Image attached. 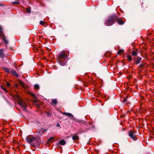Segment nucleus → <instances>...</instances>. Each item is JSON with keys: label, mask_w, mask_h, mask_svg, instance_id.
I'll use <instances>...</instances> for the list:
<instances>
[{"label": "nucleus", "mask_w": 154, "mask_h": 154, "mask_svg": "<svg viewBox=\"0 0 154 154\" xmlns=\"http://www.w3.org/2000/svg\"><path fill=\"white\" fill-rule=\"evenodd\" d=\"M67 55L66 51H63L60 52V54L57 58V60L60 62L61 65L63 66L66 64L67 58Z\"/></svg>", "instance_id": "obj_1"}, {"label": "nucleus", "mask_w": 154, "mask_h": 154, "mask_svg": "<svg viewBox=\"0 0 154 154\" xmlns=\"http://www.w3.org/2000/svg\"><path fill=\"white\" fill-rule=\"evenodd\" d=\"M117 17L115 15H112L109 17L108 19L105 22V23L107 26H110L114 24L116 21Z\"/></svg>", "instance_id": "obj_2"}, {"label": "nucleus", "mask_w": 154, "mask_h": 154, "mask_svg": "<svg viewBox=\"0 0 154 154\" xmlns=\"http://www.w3.org/2000/svg\"><path fill=\"white\" fill-rule=\"evenodd\" d=\"M26 140V141L30 144L31 145L33 146V144H32L34 143H37L38 144H39V143H38V141L36 140V138L35 137H33L32 135H29L27 136ZM36 145H37V144H36Z\"/></svg>", "instance_id": "obj_3"}, {"label": "nucleus", "mask_w": 154, "mask_h": 154, "mask_svg": "<svg viewBox=\"0 0 154 154\" xmlns=\"http://www.w3.org/2000/svg\"><path fill=\"white\" fill-rule=\"evenodd\" d=\"M18 103L22 107L24 110H26V105L23 100L20 99L18 101Z\"/></svg>", "instance_id": "obj_4"}, {"label": "nucleus", "mask_w": 154, "mask_h": 154, "mask_svg": "<svg viewBox=\"0 0 154 154\" xmlns=\"http://www.w3.org/2000/svg\"><path fill=\"white\" fill-rule=\"evenodd\" d=\"M134 133H135L134 131H130L129 132L128 135L131 138L134 140H136L137 139V138L136 137V136L134 134Z\"/></svg>", "instance_id": "obj_5"}, {"label": "nucleus", "mask_w": 154, "mask_h": 154, "mask_svg": "<svg viewBox=\"0 0 154 154\" xmlns=\"http://www.w3.org/2000/svg\"><path fill=\"white\" fill-rule=\"evenodd\" d=\"M2 28L0 29V33H1V34H0V37L1 36V35H2V36L3 40H4L5 43V44H8V41L6 39L4 35L3 34L2 32Z\"/></svg>", "instance_id": "obj_6"}, {"label": "nucleus", "mask_w": 154, "mask_h": 154, "mask_svg": "<svg viewBox=\"0 0 154 154\" xmlns=\"http://www.w3.org/2000/svg\"><path fill=\"white\" fill-rule=\"evenodd\" d=\"M116 21L119 25H122L124 23V22H123V21L121 19L119 18L118 17Z\"/></svg>", "instance_id": "obj_7"}, {"label": "nucleus", "mask_w": 154, "mask_h": 154, "mask_svg": "<svg viewBox=\"0 0 154 154\" xmlns=\"http://www.w3.org/2000/svg\"><path fill=\"white\" fill-rule=\"evenodd\" d=\"M11 72L15 76L17 77H18L19 76L17 74L16 71L13 69H11Z\"/></svg>", "instance_id": "obj_8"}, {"label": "nucleus", "mask_w": 154, "mask_h": 154, "mask_svg": "<svg viewBox=\"0 0 154 154\" xmlns=\"http://www.w3.org/2000/svg\"><path fill=\"white\" fill-rule=\"evenodd\" d=\"M68 117L72 120H75L73 116L71 113H68Z\"/></svg>", "instance_id": "obj_9"}, {"label": "nucleus", "mask_w": 154, "mask_h": 154, "mask_svg": "<svg viewBox=\"0 0 154 154\" xmlns=\"http://www.w3.org/2000/svg\"><path fill=\"white\" fill-rule=\"evenodd\" d=\"M57 103V99H54L52 100V104L53 105H56Z\"/></svg>", "instance_id": "obj_10"}, {"label": "nucleus", "mask_w": 154, "mask_h": 154, "mask_svg": "<svg viewBox=\"0 0 154 154\" xmlns=\"http://www.w3.org/2000/svg\"><path fill=\"white\" fill-rule=\"evenodd\" d=\"M3 49H1L0 50V56L1 57H3L4 56V54H3Z\"/></svg>", "instance_id": "obj_11"}, {"label": "nucleus", "mask_w": 154, "mask_h": 154, "mask_svg": "<svg viewBox=\"0 0 154 154\" xmlns=\"http://www.w3.org/2000/svg\"><path fill=\"white\" fill-rule=\"evenodd\" d=\"M59 143L62 145H64L66 144V142L65 141L63 140H61L59 142Z\"/></svg>", "instance_id": "obj_12"}, {"label": "nucleus", "mask_w": 154, "mask_h": 154, "mask_svg": "<svg viewBox=\"0 0 154 154\" xmlns=\"http://www.w3.org/2000/svg\"><path fill=\"white\" fill-rule=\"evenodd\" d=\"M141 60V57H138L137 58V60L136 62V64H137L140 63Z\"/></svg>", "instance_id": "obj_13"}, {"label": "nucleus", "mask_w": 154, "mask_h": 154, "mask_svg": "<svg viewBox=\"0 0 154 154\" xmlns=\"http://www.w3.org/2000/svg\"><path fill=\"white\" fill-rule=\"evenodd\" d=\"M72 138L73 140H77L79 139V137L78 136L75 135L72 137Z\"/></svg>", "instance_id": "obj_14"}, {"label": "nucleus", "mask_w": 154, "mask_h": 154, "mask_svg": "<svg viewBox=\"0 0 154 154\" xmlns=\"http://www.w3.org/2000/svg\"><path fill=\"white\" fill-rule=\"evenodd\" d=\"M4 70L7 72L10 73L11 71L8 68H4Z\"/></svg>", "instance_id": "obj_15"}, {"label": "nucleus", "mask_w": 154, "mask_h": 154, "mask_svg": "<svg viewBox=\"0 0 154 154\" xmlns=\"http://www.w3.org/2000/svg\"><path fill=\"white\" fill-rule=\"evenodd\" d=\"M127 58H128V60L129 61H131L132 60V57L131 56V55H128L127 56Z\"/></svg>", "instance_id": "obj_16"}, {"label": "nucleus", "mask_w": 154, "mask_h": 154, "mask_svg": "<svg viewBox=\"0 0 154 154\" xmlns=\"http://www.w3.org/2000/svg\"><path fill=\"white\" fill-rule=\"evenodd\" d=\"M34 88L35 89H39V86L38 85L35 84L34 85Z\"/></svg>", "instance_id": "obj_17"}, {"label": "nucleus", "mask_w": 154, "mask_h": 154, "mask_svg": "<svg viewBox=\"0 0 154 154\" xmlns=\"http://www.w3.org/2000/svg\"><path fill=\"white\" fill-rule=\"evenodd\" d=\"M132 54L133 56H136L137 55V53L135 51H133L132 53Z\"/></svg>", "instance_id": "obj_18"}, {"label": "nucleus", "mask_w": 154, "mask_h": 154, "mask_svg": "<svg viewBox=\"0 0 154 154\" xmlns=\"http://www.w3.org/2000/svg\"><path fill=\"white\" fill-rule=\"evenodd\" d=\"M123 52V50H119L118 52V54H120Z\"/></svg>", "instance_id": "obj_19"}, {"label": "nucleus", "mask_w": 154, "mask_h": 154, "mask_svg": "<svg viewBox=\"0 0 154 154\" xmlns=\"http://www.w3.org/2000/svg\"><path fill=\"white\" fill-rule=\"evenodd\" d=\"M39 23L42 26H44V25L45 24V22L42 20L40 21L39 22Z\"/></svg>", "instance_id": "obj_20"}, {"label": "nucleus", "mask_w": 154, "mask_h": 154, "mask_svg": "<svg viewBox=\"0 0 154 154\" xmlns=\"http://www.w3.org/2000/svg\"><path fill=\"white\" fill-rule=\"evenodd\" d=\"M43 134L44 132L42 131V130H41L40 131H39L38 132V134L40 135H42Z\"/></svg>", "instance_id": "obj_21"}, {"label": "nucleus", "mask_w": 154, "mask_h": 154, "mask_svg": "<svg viewBox=\"0 0 154 154\" xmlns=\"http://www.w3.org/2000/svg\"><path fill=\"white\" fill-rule=\"evenodd\" d=\"M54 139V137H51L50 138H49V139H48V141H49L50 142H53V141L52 140H53Z\"/></svg>", "instance_id": "obj_22"}, {"label": "nucleus", "mask_w": 154, "mask_h": 154, "mask_svg": "<svg viewBox=\"0 0 154 154\" xmlns=\"http://www.w3.org/2000/svg\"><path fill=\"white\" fill-rule=\"evenodd\" d=\"M20 83L21 86H22L23 87L24 86V84L23 83L22 81H20Z\"/></svg>", "instance_id": "obj_23"}, {"label": "nucleus", "mask_w": 154, "mask_h": 154, "mask_svg": "<svg viewBox=\"0 0 154 154\" xmlns=\"http://www.w3.org/2000/svg\"><path fill=\"white\" fill-rule=\"evenodd\" d=\"M1 88L3 89V90L6 91V92H7V90H6V89L3 87L1 86Z\"/></svg>", "instance_id": "obj_24"}, {"label": "nucleus", "mask_w": 154, "mask_h": 154, "mask_svg": "<svg viewBox=\"0 0 154 154\" xmlns=\"http://www.w3.org/2000/svg\"><path fill=\"white\" fill-rule=\"evenodd\" d=\"M26 10L28 13H30V9L29 8H26Z\"/></svg>", "instance_id": "obj_25"}, {"label": "nucleus", "mask_w": 154, "mask_h": 154, "mask_svg": "<svg viewBox=\"0 0 154 154\" xmlns=\"http://www.w3.org/2000/svg\"><path fill=\"white\" fill-rule=\"evenodd\" d=\"M12 3H13V4H19V3L18 2H12Z\"/></svg>", "instance_id": "obj_26"}, {"label": "nucleus", "mask_w": 154, "mask_h": 154, "mask_svg": "<svg viewBox=\"0 0 154 154\" xmlns=\"http://www.w3.org/2000/svg\"><path fill=\"white\" fill-rule=\"evenodd\" d=\"M83 132V131H82L81 130H80L78 131V133L80 134V133H82Z\"/></svg>", "instance_id": "obj_27"}, {"label": "nucleus", "mask_w": 154, "mask_h": 154, "mask_svg": "<svg viewBox=\"0 0 154 154\" xmlns=\"http://www.w3.org/2000/svg\"><path fill=\"white\" fill-rule=\"evenodd\" d=\"M29 94L32 96L33 97H34L35 98H36L35 96V95L34 94H32L30 92L29 93Z\"/></svg>", "instance_id": "obj_28"}, {"label": "nucleus", "mask_w": 154, "mask_h": 154, "mask_svg": "<svg viewBox=\"0 0 154 154\" xmlns=\"http://www.w3.org/2000/svg\"><path fill=\"white\" fill-rule=\"evenodd\" d=\"M6 85L8 86H10V84L8 82H6Z\"/></svg>", "instance_id": "obj_29"}, {"label": "nucleus", "mask_w": 154, "mask_h": 154, "mask_svg": "<svg viewBox=\"0 0 154 154\" xmlns=\"http://www.w3.org/2000/svg\"><path fill=\"white\" fill-rule=\"evenodd\" d=\"M4 5L3 4H0V7L4 6Z\"/></svg>", "instance_id": "obj_30"}, {"label": "nucleus", "mask_w": 154, "mask_h": 154, "mask_svg": "<svg viewBox=\"0 0 154 154\" xmlns=\"http://www.w3.org/2000/svg\"><path fill=\"white\" fill-rule=\"evenodd\" d=\"M43 131H44V132H45L47 131V129H43Z\"/></svg>", "instance_id": "obj_31"}, {"label": "nucleus", "mask_w": 154, "mask_h": 154, "mask_svg": "<svg viewBox=\"0 0 154 154\" xmlns=\"http://www.w3.org/2000/svg\"><path fill=\"white\" fill-rule=\"evenodd\" d=\"M60 125V124H59V123L57 124V126H58V127Z\"/></svg>", "instance_id": "obj_32"}, {"label": "nucleus", "mask_w": 154, "mask_h": 154, "mask_svg": "<svg viewBox=\"0 0 154 154\" xmlns=\"http://www.w3.org/2000/svg\"><path fill=\"white\" fill-rule=\"evenodd\" d=\"M65 115H67V113H65Z\"/></svg>", "instance_id": "obj_33"}, {"label": "nucleus", "mask_w": 154, "mask_h": 154, "mask_svg": "<svg viewBox=\"0 0 154 154\" xmlns=\"http://www.w3.org/2000/svg\"><path fill=\"white\" fill-rule=\"evenodd\" d=\"M38 107H39V105H38Z\"/></svg>", "instance_id": "obj_34"}, {"label": "nucleus", "mask_w": 154, "mask_h": 154, "mask_svg": "<svg viewBox=\"0 0 154 154\" xmlns=\"http://www.w3.org/2000/svg\"><path fill=\"white\" fill-rule=\"evenodd\" d=\"M140 66H142L143 65H140Z\"/></svg>", "instance_id": "obj_35"}]
</instances>
